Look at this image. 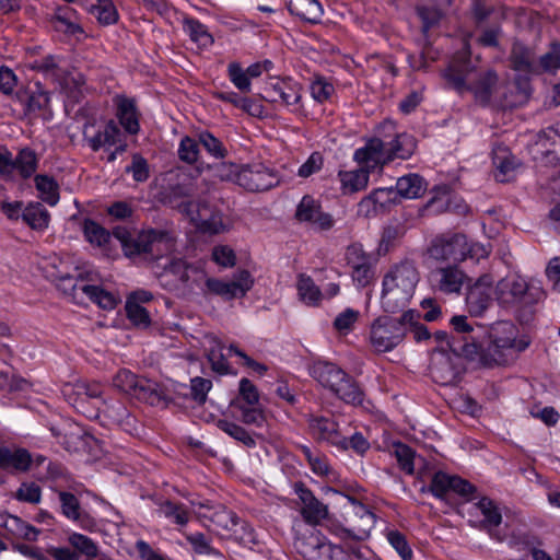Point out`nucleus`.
<instances>
[{"mask_svg":"<svg viewBox=\"0 0 560 560\" xmlns=\"http://www.w3.org/2000/svg\"><path fill=\"white\" fill-rule=\"evenodd\" d=\"M294 547L305 560H346L347 558L343 548L330 544L318 532L298 537Z\"/></svg>","mask_w":560,"mask_h":560,"instance_id":"9b49d317","label":"nucleus"},{"mask_svg":"<svg viewBox=\"0 0 560 560\" xmlns=\"http://www.w3.org/2000/svg\"><path fill=\"white\" fill-rule=\"evenodd\" d=\"M464 354L456 353L443 346L436 348L431 358L430 374L432 378L442 385L453 383L460 372V358Z\"/></svg>","mask_w":560,"mask_h":560,"instance_id":"4468645a","label":"nucleus"},{"mask_svg":"<svg viewBox=\"0 0 560 560\" xmlns=\"http://www.w3.org/2000/svg\"><path fill=\"white\" fill-rule=\"evenodd\" d=\"M419 313L408 310L399 318L387 315L373 320L370 327L369 340L373 350L377 353L389 352L399 346L407 334V323H413Z\"/></svg>","mask_w":560,"mask_h":560,"instance_id":"39448f33","label":"nucleus"},{"mask_svg":"<svg viewBox=\"0 0 560 560\" xmlns=\"http://www.w3.org/2000/svg\"><path fill=\"white\" fill-rule=\"evenodd\" d=\"M448 85L458 94L471 92L477 102L487 104L498 83V74L493 70L476 71L469 62H452L443 74Z\"/></svg>","mask_w":560,"mask_h":560,"instance_id":"20e7f679","label":"nucleus"},{"mask_svg":"<svg viewBox=\"0 0 560 560\" xmlns=\"http://www.w3.org/2000/svg\"><path fill=\"white\" fill-rule=\"evenodd\" d=\"M430 281L435 290L444 294H459L462 288L469 284L470 278L457 264H450L433 269Z\"/></svg>","mask_w":560,"mask_h":560,"instance_id":"f3484780","label":"nucleus"},{"mask_svg":"<svg viewBox=\"0 0 560 560\" xmlns=\"http://www.w3.org/2000/svg\"><path fill=\"white\" fill-rule=\"evenodd\" d=\"M272 102L281 101L287 106H296L302 98V88L291 80H283L272 85Z\"/></svg>","mask_w":560,"mask_h":560,"instance_id":"58836bf2","label":"nucleus"},{"mask_svg":"<svg viewBox=\"0 0 560 560\" xmlns=\"http://www.w3.org/2000/svg\"><path fill=\"white\" fill-rule=\"evenodd\" d=\"M176 207L202 232L218 234L224 230L221 215L212 212L208 215L209 209L206 205L186 200L180 201Z\"/></svg>","mask_w":560,"mask_h":560,"instance_id":"a211bd4d","label":"nucleus"},{"mask_svg":"<svg viewBox=\"0 0 560 560\" xmlns=\"http://www.w3.org/2000/svg\"><path fill=\"white\" fill-rule=\"evenodd\" d=\"M421 492H430L446 503H451V493L457 494L464 502H470L476 499L477 488L457 475L439 470L432 476L430 485L421 488Z\"/></svg>","mask_w":560,"mask_h":560,"instance_id":"6e6552de","label":"nucleus"},{"mask_svg":"<svg viewBox=\"0 0 560 560\" xmlns=\"http://www.w3.org/2000/svg\"><path fill=\"white\" fill-rule=\"evenodd\" d=\"M218 172L221 179L234 182L248 191H265L279 184L276 172L262 163H223L218 167Z\"/></svg>","mask_w":560,"mask_h":560,"instance_id":"423d86ee","label":"nucleus"},{"mask_svg":"<svg viewBox=\"0 0 560 560\" xmlns=\"http://www.w3.org/2000/svg\"><path fill=\"white\" fill-rule=\"evenodd\" d=\"M537 65V73L542 72L556 73L560 69V43L552 42L549 46V50L544 54Z\"/></svg>","mask_w":560,"mask_h":560,"instance_id":"8fccbe9b","label":"nucleus"},{"mask_svg":"<svg viewBox=\"0 0 560 560\" xmlns=\"http://www.w3.org/2000/svg\"><path fill=\"white\" fill-rule=\"evenodd\" d=\"M199 143L214 159L221 160L228 155V150L223 142L215 138L209 131H202L198 135Z\"/></svg>","mask_w":560,"mask_h":560,"instance_id":"6e6d98bb","label":"nucleus"},{"mask_svg":"<svg viewBox=\"0 0 560 560\" xmlns=\"http://www.w3.org/2000/svg\"><path fill=\"white\" fill-rule=\"evenodd\" d=\"M345 258L357 287L365 288L372 283L377 264V258L372 253L365 252L362 244L353 243L347 247Z\"/></svg>","mask_w":560,"mask_h":560,"instance_id":"f8f14e48","label":"nucleus"},{"mask_svg":"<svg viewBox=\"0 0 560 560\" xmlns=\"http://www.w3.org/2000/svg\"><path fill=\"white\" fill-rule=\"evenodd\" d=\"M35 187L38 190L39 198L49 206H56L59 201V186L57 182L48 175L38 174L35 176Z\"/></svg>","mask_w":560,"mask_h":560,"instance_id":"a18cd8bd","label":"nucleus"},{"mask_svg":"<svg viewBox=\"0 0 560 560\" xmlns=\"http://www.w3.org/2000/svg\"><path fill=\"white\" fill-rule=\"evenodd\" d=\"M511 66L515 71L528 74L537 73L534 51L522 43H514L510 55Z\"/></svg>","mask_w":560,"mask_h":560,"instance_id":"473e14b6","label":"nucleus"},{"mask_svg":"<svg viewBox=\"0 0 560 560\" xmlns=\"http://www.w3.org/2000/svg\"><path fill=\"white\" fill-rule=\"evenodd\" d=\"M233 402H240L246 406L258 405L259 393L257 387L248 378H242L240 381L238 396Z\"/></svg>","mask_w":560,"mask_h":560,"instance_id":"e2e57ef3","label":"nucleus"},{"mask_svg":"<svg viewBox=\"0 0 560 560\" xmlns=\"http://www.w3.org/2000/svg\"><path fill=\"white\" fill-rule=\"evenodd\" d=\"M498 303L503 307H521L534 302L527 281L517 275L501 279L494 289Z\"/></svg>","mask_w":560,"mask_h":560,"instance_id":"ddd939ff","label":"nucleus"},{"mask_svg":"<svg viewBox=\"0 0 560 560\" xmlns=\"http://www.w3.org/2000/svg\"><path fill=\"white\" fill-rule=\"evenodd\" d=\"M164 270L175 276L184 284L188 283L190 279V272H202L198 267L188 264L183 258H171L168 262L164 265Z\"/></svg>","mask_w":560,"mask_h":560,"instance_id":"3c124183","label":"nucleus"},{"mask_svg":"<svg viewBox=\"0 0 560 560\" xmlns=\"http://www.w3.org/2000/svg\"><path fill=\"white\" fill-rule=\"evenodd\" d=\"M312 97L318 102L324 103L328 101L335 93V88L325 77L317 75L310 85Z\"/></svg>","mask_w":560,"mask_h":560,"instance_id":"bf43d9fd","label":"nucleus"},{"mask_svg":"<svg viewBox=\"0 0 560 560\" xmlns=\"http://www.w3.org/2000/svg\"><path fill=\"white\" fill-rule=\"evenodd\" d=\"M386 538L389 545L397 551L402 560H412V549L402 533L396 529L388 530Z\"/></svg>","mask_w":560,"mask_h":560,"instance_id":"4d7b16f0","label":"nucleus"},{"mask_svg":"<svg viewBox=\"0 0 560 560\" xmlns=\"http://www.w3.org/2000/svg\"><path fill=\"white\" fill-rule=\"evenodd\" d=\"M82 231L85 240L98 247L106 248L112 236L115 237L128 257L145 255L151 260H158L163 256V252L171 250L174 246L173 238L165 231L148 230L133 234L126 228L117 226L110 234L91 219L84 220Z\"/></svg>","mask_w":560,"mask_h":560,"instance_id":"f257e3e1","label":"nucleus"},{"mask_svg":"<svg viewBox=\"0 0 560 560\" xmlns=\"http://www.w3.org/2000/svg\"><path fill=\"white\" fill-rule=\"evenodd\" d=\"M32 464L31 453L25 448L0 447V468L27 471Z\"/></svg>","mask_w":560,"mask_h":560,"instance_id":"72a5a7b5","label":"nucleus"},{"mask_svg":"<svg viewBox=\"0 0 560 560\" xmlns=\"http://www.w3.org/2000/svg\"><path fill=\"white\" fill-rule=\"evenodd\" d=\"M141 377L137 376L129 370H120L113 378V385L119 389L131 396L135 388L137 387V383Z\"/></svg>","mask_w":560,"mask_h":560,"instance_id":"69168bd1","label":"nucleus"},{"mask_svg":"<svg viewBox=\"0 0 560 560\" xmlns=\"http://www.w3.org/2000/svg\"><path fill=\"white\" fill-rule=\"evenodd\" d=\"M103 417L109 424H115L127 429L131 427L133 418L127 407L119 400H101V405L92 409Z\"/></svg>","mask_w":560,"mask_h":560,"instance_id":"c85d7f7f","label":"nucleus"},{"mask_svg":"<svg viewBox=\"0 0 560 560\" xmlns=\"http://www.w3.org/2000/svg\"><path fill=\"white\" fill-rule=\"evenodd\" d=\"M218 427L224 433H226L234 440L241 442L247 447H254L256 445L255 439L243 427L234 422L221 420L219 421Z\"/></svg>","mask_w":560,"mask_h":560,"instance_id":"5fc2aeb1","label":"nucleus"},{"mask_svg":"<svg viewBox=\"0 0 560 560\" xmlns=\"http://www.w3.org/2000/svg\"><path fill=\"white\" fill-rule=\"evenodd\" d=\"M288 11L301 20L317 24L324 14L322 4L317 0H288Z\"/></svg>","mask_w":560,"mask_h":560,"instance_id":"7c9ffc66","label":"nucleus"},{"mask_svg":"<svg viewBox=\"0 0 560 560\" xmlns=\"http://www.w3.org/2000/svg\"><path fill=\"white\" fill-rule=\"evenodd\" d=\"M90 13L102 25H112L118 21V11L112 0H96L90 8Z\"/></svg>","mask_w":560,"mask_h":560,"instance_id":"09e8293b","label":"nucleus"},{"mask_svg":"<svg viewBox=\"0 0 560 560\" xmlns=\"http://www.w3.org/2000/svg\"><path fill=\"white\" fill-rule=\"evenodd\" d=\"M350 508L346 512V527L340 529L341 537H351L355 540H364L370 536L376 523L375 514L363 503L353 497L346 495Z\"/></svg>","mask_w":560,"mask_h":560,"instance_id":"9d476101","label":"nucleus"},{"mask_svg":"<svg viewBox=\"0 0 560 560\" xmlns=\"http://www.w3.org/2000/svg\"><path fill=\"white\" fill-rule=\"evenodd\" d=\"M307 424L310 434L315 441L327 443L336 448L342 446L343 432L334 417L311 413L307 416Z\"/></svg>","mask_w":560,"mask_h":560,"instance_id":"aec40b11","label":"nucleus"},{"mask_svg":"<svg viewBox=\"0 0 560 560\" xmlns=\"http://www.w3.org/2000/svg\"><path fill=\"white\" fill-rule=\"evenodd\" d=\"M420 280L412 260L394 264L382 280L381 304L385 312L396 313L408 306Z\"/></svg>","mask_w":560,"mask_h":560,"instance_id":"f03ea898","label":"nucleus"},{"mask_svg":"<svg viewBox=\"0 0 560 560\" xmlns=\"http://www.w3.org/2000/svg\"><path fill=\"white\" fill-rule=\"evenodd\" d=\"M83 141L93 152H97L102 148L120 143L121 131L113 119H109L97 129H95L94 124H85L83 127Z\"/></svg>","mask_w":560,"mask_h":560,"instance_id":"412c9836","label":"nucleus"},{"mask_svg":"<svg viewBox=\"0 0 560 560\" xmlns=\"http://www.w3.org/2000/svg\"><path fill=\"white\" fill-rule=\"evenodd\" d=\"M337 397L347 404L359 406L363 402L364 393L358 383L346 373V377L336 386L332 392Z\"/></svg>","mask_w":560,"mask_h":560,"instance_id":"79ce46f5","label":"nucleus"},{"mask_svg":"<svg viewBox=\"0 0 560 560\" xmlns=\"http://www.w3.org/2000/svg\"><path fill=\"white\" fill-rule=\"evenodd\" d=\"M113 102L119 125L127 133L138 135L140 131V113L136 100L124 94H117Z\"/></svg>","mask_w":560,"mask_h":560,"instance_id":"a878e982","label":"nucleus"},{"mask_svg":"<svg viewBox=\"0 0 560 560\" xmlns=\"http://www.w3.org/2000/svg\"><path fill=\"white\" fill-rule=\"evenodd\" d=\"M294 218L300 223H306L315 231H329L335 225L332 215L324 212L318 200L310 195L302 197L296 206Z\"/></svg>","mask_w":560,"mask_h":560,"instance_id":"2eb2a0df","label":"nucleus"},{"mask_svg":"<svg viewBox=\"0 0 560 560\" xmlns=\"http://www.w3.org/2000/svg\"><path fill=\"white\" fill-rule=\"evenodd\" d=\"M483 516L478 523H474V526L478 529L486 530L492 538L502 540V538L495 534V528L502 523V514L499 506L493 500L488 497H482L476 504Z\"/></svg>","mask_w":560,"mask_h":560,"instance_id":"cd10ccee","label":"nucleus"},{"mask_svg":"<svg viewBox=\"0 0 560 560\" xmlns=\"http://www.w3.org/2000/svg\"><path fill=\"white\" fill-rule=\"evenodd\" d=\"M14 498L20 502L37 504L42 500V489L36 482H22Z\"/></svg>","mask_w":560,"mask_h":560,"instance_id":"052dcab7","label":"nucleus"},{"mask_svg":"<svg viewBox=\"0 0 560 560\" xmlns=\"http://www.w3.org/2000/svg\"><path fill=\"white\" fill-rule=\"evenodd\" d=\"M183 27L185 33L188 34L189 38L197 43L199 46L208 47L213 44V37L208 32V28L199 20L194 18H185L183 21Z\"/></svg>","mask_w":560,"mask_h":560,"instance_id":"49530a36","label":"nucleus"},{"mask_svg":"<svg viewBox=\"0 0 560 560\" xmlns=\"http://www.w3.org/2000/svg\"><path fill=\"white\" fill-rule=\"evenodd\" d=\"M296 289L300 299L305 304L316 306L320 303L323 293L310 276L300 273L298 277Z\"/></svg>","mask_w":560,"mask_h":560,"instance_id":"37998d69","label":"nucleus"},{"mask_svg":"<svg viewBox=\"0 0 560 560\" xmlns=\"http://www.w3.org/2000/svg\"><path fill=\"white\" fill-rule=\"evenodd\" d=\"M311 375L324 387L334 392L346 377V372L338 365L327 361H318L311 369Z\"/></svg>","mask_w":560,"mask_h":560,"instance_id":"c756f323","label":"nucleus"},{"mask_svg":"<svg viewBox=\"0 0 560 560\" xmlns=\"http://www.w3.org/2000/svg\"><path fill=\"white\" fill-rule=\"evenodd\" d=\"M254 279L249 271H238L233 280L223 281L215 278L206 279V288L209 293L219 295L224 300L243 298L252 289Z\"/></svg>","mask_w":560,"mask_h":560,"instance_id":"dca6fc26","label":"nucleus"},{"mask_svg":"<svg viewBox=\"0 0 560 560\" xmlns=\"http://www.w3.org/2000/svg\"><path fill=\"white\" fill-rule=\"evenodd\" d=\"M492 162L495 167V179L508 183L515 178L521 162L504 145H498L492 152Z\"/></svg>","mask_w":560,"mask_h":560,"instance_id":"bb28decb","label":"nucleus"},{"mask_svg":"<svg viewBox=\"0 0 560 560\" xmlns=\"http://www.w3.org/2000/svg\"><path fill=\"white\" fill-rule=\"evenodd\" d=\"M465 235L459 233L442 234L434 237L428 249L430 256L436 260H465Z\"/></svg>","mask_w":560,"mask_h":560,"instance_id":"6ab92c4d","label":"nucleus"},{"mask_svg":"<svg viewBox=\"0 0 560 560\" xmlns=\"http://www.w3.org/2000/svg\"><path fill=\"white\" fill-rule=\"evenodd\" d=\"M450 324L453 331L448 340V348L456 353L464 354L469 360H476L480 348L481 326L474 325L465 315L453 316Z\"/></svg>","mask_w":560,"mask_h":560,"instance_id":"1a4fd4ad","label":"nucleus"},{"mask_svg":"<svg viewBox=\"0 0 560 560\" xmlns=\"http://www.w3.org/2000/svg\"><path fill=\"white\" fill-rule=\"evenodd\" d=\"M158 512L179 527L186 526L191 517L190 509L179 501L164 500L159 504Z\"/></svg>","mask_w":560,"mask_h":560,"instance_id":"f704fd0d","label":"nucleus"},{"mask_svg":"<svg viewBox=\"0 0 560 560\" xmlns=\"http://www.w3.org/2000/svg\"><path fill=\"white\" fill-rule=\"evenodd\" d=\"M232 406L236 410H238V419L245 424H252L256 427L264 425L266 421L265 415L264 411L258 407V405L246 406L244 404L233 402Z\"/></svg>","mask_w":560,"mask_h":560,"instance_id":"864d4df0","label":"nucleus"},{"mask_svg":"<svg viewBox=\"0 0 560 560\" xmlns=\"http://www.w3.org/2000/svg\"><path fill=\"white\" fill-rule=\"evenodd\" d=\"M338 177L341 184V190L345 195L353 194L366 188L370 178L369 170L363 166L352 171H340Z\"/></svg>","mask_w":560,"mask_h":560,"instance_id":"e433bc0d","label":"nucleus"},{"mask_svg":"<svg viewBox=\"0 0 560 560\" xmlns=\"http://www.w3.org/2000/svg\"><path fill=\"white\" fill-rule=\"evenodd\" d=\"M393 455L395 456L399 468L407 475L415 474V462L417 459L423 460L422 457H418L416 452L405 443L393 444Z\"/></svg>","mask_w":560,"mask_h":560,"instance_id":"de8ad7c7","label":"nucleus"},{"mask_svg":"<svg viewBox=\"0 0 560 560\" xmlns=\"http://www.w3.org/2000/svg\"><path fill=\"white\" fill-rule=\"evenodd\" d=\"M339 451L351 450L359 456H363L370 450V442L361 432H354L350 436L343 434L342 446H337Z\"/></svg>","mask_w":560,"mask_h":560,"instance_id":"13d9d810","label":"nucleus"},{"mask_svg":"<svg viewBox=\"0 0 560 560\" xmlns=\"http://www.w3.org/2000/svg\"><path fill=\"white\" fill-rule=\"evenodd\" d=\"M231 536L245 547L257 544V538L254 528L245 521L238 520V526L233 527Z\"/></svg>","mask_w":560,"mask_h":560,"instance_id":"774afa93","label":"nucleus"},{"mask_svg":"<svg viewBox=\"0 0 560 560\" xmlns=\"http://www.w3.org/2000/svg\"><path fill=\"white\" fill-rule=\"evenodd\" d=\"M386 140V153L388 163L396 160L409 159L416 149L413 138L405 132L396 133L392 139Z\"/></svg>","mask_w":560,"mask_h":560,"instance_id":"2f4dec72","label":"nucleus"},{"mask_svg":"<svg viewBox=\"0 0 560 560\" xmlns=\"http://www.w3.org/2000/svg\"><path fill=\"white\" fill-rule=\"evenodd\" d=\"M353 160L369 172L387 164L386 140L377 137L371 138L365 145L354 151Z\"/></svg>","mask_w":560,"mask_h":560,"instance_id":"5701e85b","label":"nucleus"},{"mask_svg":"<svg viewBox=\"0 0 560 560\" xmlns=\"http://www.w3.org/2000/svg\"><path fill=\"white\" fill-rule=\"evenodd\" d=\"M136 399L147 402L151 406H158L163 401L162 390L156 382L141 377L133 393L131 394Z\"/></svg>","mask_w":560,"mask_h":560,"instance_id":"a19ab883","label":"nucleus"},{"mask_svg":"<svg viewBox=\"0 0 560 560\" xmlns=\"http://www.w3.org/2000/svg\"><path fill=\"white\" fill-rule=\"evenodd\" d=\"M360 316L359 311L353 308H346L343 312L339 313L334 320V328L340 334H349L354 324L358 322Z\"/></svg>","mask_w":560,"mask_h":560,"instance_id":"0e129e2a","label":"nucleus"},{"mask_svg":"<svg viewBox=\"0 0 560 560\" xmlns=\"http://www.w3.org/2000/svg\"><path fill=\"white\" fill-rule=\"evenodd\" d=\"M529 346V341L517 339V329L511 322L495 323L489 330L487 347L480 343L476 360L487 368L505 365Z\"/></svg>","mask_w":560,"mask_h":560,"instance_id":"7ed1b4c3","label":"nucleus"},{"mask_svg":"<svg viewBox=\"0 0 560 560\" xmlns=\"http://www.w3.org/2000/svg\"><path fill=\"white\" fill-rule=\"evenodd\" d=\"M58 498L61 513L65 517L74 522L82 529L93 532L97 528L96 520L81 509L80 502L73 493L59 491Z\"/></svg>","mask_w":560,"mask_h":560,"instance_id":"393cba45","label":"nucleus"},{"mask_svg":"<svg viewBox=\"0 0 560 560\" xmlns=\"http://www.w3.org/2000/svg\"><path fill=\"white\" fill-rule=\"evenodd\" d=\"M492 282L490 275H482L469 287L466 294V305L471 315H481L491 304Z\"/></svg>","mask_w":560,"mask_h":560,"instance_id":"b1692460","label":"nucleus"},{"mask_svg":"<svg viewBox=\"0 0 560 560\" xmlns=\"http://www.w3.org/2000/svg\"><path fill=\"white\" fill-rule=\"evenodd\" d=\"M11 172L18 170L22 178L27 179L33 176L38 166V158L34 150L23 148L19 151L15 159L10 153Z\"/></svg>","mask_w":560,"mask_h":560,"instance_id":"4c0bfd02","label":"nucleus"},{"mask_svg":"<svg viewBox=\"0 0 560 560\" xmlns=\"http://www.w3.org/2000/svg\"><path fill=\"white\" fill-rule=\"evenodd\" d=\"M394 188L400 201L401 198L415 199L421 197L427 190V185L420 175L408 174L399 177Z\"/></svg>","mask_w":560,"mask_h":560,"instance_id":"c9c22d12","label":"nucleus"},{"mask_svg":"<svg viewBox=\"0 0 560 560\" xmlns=\"http://www.w3.org/2000/svg\"><path fill=\"white\" fill-rule=\"evenodd\" d=\"M199 141L186 136L180 140L178 156L183 162L194 164L199 158Z\"/></svg>","mask_w":560,"mask_h":560,"instance_id":"338daca9","label":"nucleus"},{"mask_svg":"<svg viewBox=\"0 0 560 560\" xmlns=\"http://www.w3.org/2000/svg\"><path fill=\"white\" fill-rule=\"evenodd\" d=\"M31 67L33 70L57 80L61 77L58 57L54 55H48L42 59L35 60Z\"/></svg>","mask_w":560,"mask_h":560,"instance_id":"680f3d73","label":"nucleus"},{"mask_svg":"<svg viewBox=\"0 0 560 560\" xmlns=\"http://www.w3.org/2000/svg\"><path fill=\"white\" fill-rule=\"evenodd\" d=\"M22 220L31 229L44 231L48 228L50 214L40 202H30L22 211Z\"/></svg>","mask_w":560,"mask_h":560,"instance_id":"ea45409f","label":"nucleus"},{"mask_svg":"<svg viewBox=\"0 0 560 560\" xmlns=\"http://www.w3.org/2000/svg\"><path fill=\"white\" fill-rule=\"evenodd\" d=\"M416 12L422 22V34L427 38L429 31L439 25L443 13L440 9L433 5H418Z\"/></svg>","mask_w":560,"mask_h":560,"instance_id":"603ef678","label":"nucleus"},{"mask_svg":"<svg viewBox=\"0 0 560 560\" xmlns=\"http://www.w3.org/2000/svg\"><path fill=\"white\" fill-rule=\"evenodd\" d=\"M55 282L58 290L71 296L73 301L80 302L83 300V296H86L103 310H113L117 305V299L113 293L98 285L85 283L81 272L77 276L69 273L59 275L56 277Z\"/></svg>","mask_w":560,"mask_h":560,"instance_id":"0eeeda50","label":"nucleus"},{"mask_svg":"<svg viewBox=\"0 0 560 560\" xmlns=\"http://www.w3.org/2000/svg\"><path fill=\"white\" fill-rule=\"evenodd\" d=\"M294 492L300 500V513L305 523L315 526L327 518L328 506L319 501L305 483L295 482Z\"/></svg>","mask_w":560,"mask_h":560,"instance_id":"4be33fe9","label":"nucleus"},{"mask_svg":"<svg viewBox=\"0 0 560 560\" xmlns=\"http://www.w3.org/2000/svg\"><path fill=\"white\" fill-rule=\"evenodd\" d=\"M79 381L73 384H66L62 387V395L65 396L66 400L77 409L78 412L84 415L85 417L93 419L97 418V412H92V409H90L86 406L85 396L79 390Z\"/></svg>","mask_w":560,"mask_h":560,"instance_id":"c03bdc74","label":"nucleus"}]
</instances>
